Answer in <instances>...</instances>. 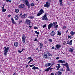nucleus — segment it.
<instances>
[{"mask_svg": "<svg viewBox=\"0 0 75 75\" xmlns=\"http://www.w3.org/2000/svg\"><path fill=\"white\" fill-rule=\"evenodd\" d=\"M24 3L27 6H28V8H30V3L28 1V0H23Z\"/></svg>", "mask_w": 75, "mask_h": 75, "instance_id": "nucleus-1", "label": "nucleus"}, {"mask_svg": "<svg viewBox=\"0 0 75 75\" xmlns=\"http://www.w3.org/2000/svg\"><path fill=\"white\" fill-rule=\"evenodd\" d=\"M39 12H40L38 13V14L37 15V16H41V14H42L44 13V10H43V9H41L40 11Z\"/></svg>", "mask_w": 75, "mask_h": 75, "instance_id": "nucleus-2", "label": "nucleus"}, {"mask_svg": "<svg viewBox=\"0 0 75 75\" xmlns=\"http://www.w3.org/2000/svg\"><path fill=\"white\" fill-rule=\"evenodd\" d=\"M50 4L48 2H47L44 5V7H47V8H48L50 7Z\"/></svg>", "mask_w": 75, "mask_h": 75, "instance_id": "nucleus-3", "label": "nucleus"}, {"mask_svg": "<svg viewBox=\"0 0 75 75\" xmlns=\"http://www.w3.org/2000/svg\"><path fill=\"white\" fill-rule=\"evenodd\" d=\"M47 14H46V13H45V14L44 16H43L42 17V20H47V21H48L49 20L47 19Z\"/></svg>", "mask_w": 75, "mask_h": 75, "instance_id": "nucleus-4", "label": "nucleus"}, {"mask_svg": "<svg viewBox=\"0 0 75 75\" xmlns=\"http://www.w3.org/2000/svg\"><path fill=\"white\" fill-rule=\"evenodd\" d=\"M53 27H54V28H55L56 30H57V28H58V25H56V24H55V22H54L53 23Z\"/></svg>", "mask_w": 75, "mask_h": 75, "instance_id": "nucleus-5", "label": "nucleus"}, {"mask_svg": "<svg viewBox=\"0 0 75 75\" xmlns=\"http://www.w3.org/2000/svg\"><path fill=\"white\" fill-rule=\"evenodd\" d=\"M25 38H26V37L25 36V35H24L22 36V40L23 43H25Z\"/></svg>", "mask_w": 75, "mask_h": 75, "instance_id": "nucleus-6", "label": "nucleus"}, {"mask_svg": "<svg viewBox=\"0 0 75 75\" xmlns=\"http://www.w3.org/2000/svg\"><path fill=\"white\" fill-rule=\"evenodd\" d=\"M54 69L53 68H51V67H50L47 68L45 70V71H46V72H48V71H49V70L50 69V70H52V69Z\"/></svg>", "mask_w": 75, "mask_h": 75, "instance_id": "nucleus-7", "label": "nucleus"}, {"mask_svg": "<svg viewBox=\"0 0 75 75\" xmlns=\"http://www.w3.org/2000/svg\"><path fill=\"white\" fill-rule=\"evenodd\" d=\"M25 24L27 25H30V20L28 19H26L25 21Z\"/></svg>", "mask_w": 75, "mask_h": 75, "instance_id": "nucleus-8", "label": "nucleus"}, {"mask_svg": "<svg viewBox=\"0 0 75 75\" xmlns=\"http://www.w3.org/2000/svg\"><path fill=\"white\" fill-rule=\"evenodd\" d=\"M58 63H65L66 61L65 60H58L57 62Z\"/></svg>", "mask_w": 75, "mask_h": 75, "instance_id": "nucleus-9", "label": "nucleus"}, {"mask_svg": "<svg viewBox=\"0 0 75 75\" xmlns=\"http://www.w3.org/2000/svg\"><path fill=\"white\" fill-rule=\"evenodd\" d=\"M52 27H53V24L52 23L50 24L48 26V29H50Z\"/></svg>", "mask_w": 75, "mask_h": 75, "instance_id": "nucleus-10", "label": "nucleus"}, {"mask_svg": "<svg viewBox=\"0 0 75 75\" xmlns=\"http://www.w3.org/2000/svg\"><path fill=\"white\" fill-rule=\"evenodd\" d=\"M61 47V46L60 45H59V44L57 45L56 46L57 50H59V48H60V47Z\"/></svg>", "mask_w": 75, "mask_h": 75, "instance_id": "nucleus-11", "label": "nucleus"}, {"mask_svg": "<svg viewBox=\"0 0 75 75\" xmlns=\"http://www.w3.org/2000/svg\"><path fill=\"white\" fill-rule=\"evenodd\" d=\"M67 68L66 71H70V69L69 68V64H68L67 65L66 67Z\"/></svg>", "mask_w": 75, "mask_h": 75, "instance_id": "nucleus-12", "label": "nucleus"}, {"mask_svg": "<svg viewBox=\"0 0 75 75\" xmlns=\"http://www.w3.org/2000/svg\"><path fill=\"white\" fill-rule=\"evenodd\" d=\"M24 4H21V5H20L19 6V8H24Z\"/></svg>", "mask_w": 75, "mask_h": 75, "instance_id": "nucleus-13", "label": "nucleus"}, {"mask_svg": "<svg viewBox=\"0 0 75 75\" xmlns=\"http://www.w3.org/2000/svg\"><path fill=\"white\" fill-rule=\"evenodd\" d=\"M68 64V63L66 62L64 64L62 63L61 64V65H62V67H65H65H66Z\"/></svg>", "mask_w": 75, "mask_h": 75, "instance_id": "nucleus-14", "label": "nucleus"}, {"mask_svg": "<svg viewBox=\"0 0 75 75\" xmlns=\"http://www.w3.org/2000/svg\"><path fill=\"white\" fill-rule=\"evenodd\" d=\"M52 64L51 63H47L45 65V66L46 67H48L50 66Z\"/></svg>", "mask_w": 75, "mask_h": 75, "instance_id": "nucleus-15", "label": "nucleus"}, {"mask_svg": "<svg viewBox=\"0 0 75 75\" xmlns=\"http://www.w3.org/2000/svg\"><path fill=\"white\" fill-rule=\"evenodd\" d=\"M14 45L15 47H17L18 46V42H16L14 43Z\"/></svg>", "mask_w": 75, "mask_h": 75, "instance_id": "nucleus-16", "label": "nucleus"}, {"mask_svg": "<svg viewBox=\"0 0 75 75\" xmlns=\"http://www.w3.org/2000/svg\"><path fill=\"white\" fill-rule=\"evenodd\" d=\"M55 34V33L54 31H52L50 33V35L51 36H54V35Z\"/></svg>", "mask_w": 75, "mask_h": 75, "instance_id": "nucleus-17", "label": "nucleus"}, {"mask_svg": "<svg viewBox=\"0 0 75 75\" xmlns=\"http://www.w3.org/2000/svg\"><path fill=\"white\" fill-rule=\"evenodd\" d=\"M4 48L5 49L4 50L5 51H8V50H9V47H6L5 46Z\"/></svg>", "mask_w": 75, "mask_h": 75, "instance_id": "nucleus-18", "label": "nucleus"}, {"mask_svg": "<svg viewBox=\"0 0 75 75\" xmlns=\"http://www.w3.org/2000/svg\"><path fill=\"white\" fill-rule=\"evenodd\" d=\"M73 51H74V49H72L71 48H70L69 50V52H73Z\"/></svg>", "mask_w": 75, "mask_h": 75, "instance_id": "nucleus-19", "label": "nucleus"}, {"mask_svg": "<svg viewBox=\"0 0 75 75\" xmlns=\"http://www.w3.org/2000/svg\"><path fill=\"white\" fill-rule=\"evenodd\" d=\"M7 52H8V51L4 50V55L5 56H6V55H7Z\"/></svg>", "mask_w": 75, "mask_h": 75, "instance_id": "nucleus-20", "label": "nucleus"}, {"mask_svg": "<svg viewBox=\"0 0 75 75\" xmlns=\"http://www.w3.org/2000/svg\"><path fill=\"white\" fill-rule=\"evenodd\" d=\"M72 40H70L69 42V41H67V44H69L70 45H72Z\"/></svg>", "mask_w": 75, "mask_h": 75, "instance_id": "nucleus-21", "label": "nucleus"}, {"mask_svg": "<svg viewBox=\"0 0 75 75\" xmlns=\"http://www.w3.org/2000/svg\"><path fill=\"white\" fill-rule=\"evenodd\" d=\"M40 49L42 50V47H43V44H42L41 43H40Z\"/></svg>", "mask_w": 75, "mask_h": 75, "instance_id": "nucleus-22", "label": "nucleus"}, {"mask_svg": "<svg viewBox=\"0 0 75 75\" xmlns=\"http://www.w3.org/2000/svg\"><path fill=\"white\" fill-rule=\"evenodd\" d=\"M75 34V32H74L73 31H72L70 33L71 35V36H73V35H74Z\"/></svg>", "mask_w": 75, "mask_h": 75, "instance_id": "nucleus-23", "label": "nucleus"}, {"mask_svg": "<svg viewBox=\"0 0 75 75\" xmlns=\"http://www.w3.org/2000/svg\"><path fill=\"white\" fill-rule=\"evenodd\" d=\"M11 21L12 22L13 24H15L16 22L14 21V19L13 18H11Z\"/></svg>", "mask_w": 75, "mask_h": 75, "instance_id": "nucleus-24", "label": "nucleus"}, {"mask_svg": "<svg viewBox=\"0 0 75 75\" xmlns=\"http://www.w3.org/2000/svg\"><path fill=\"white\" fill-rule=\"evenodd\" d=\"M62 34V33H61V32H59V31L58 30L57 31V35H61Z\"/></svg>", "mask_w": 75, "mask_h": 75, "instance_id": "nucleus-25", "label": "nucleus"}, {"mask_svg": "<svg viewBox=\"0 0 75 75\" xmlns=\"http://www.w3.org/2000/svg\"><path fill=\"white\" fill-rule=\"evenodd\" d=\"M27 14H24L21 16V18H25V16H27Z\"/></svg>", "mask_w": 75, "mask_h": 75, "instance_id": "nucleus-26", "label": "nucleus"}, {"mask_svg": "<svg viewBox=\"0 0 75 75\" xmlns=\"http://www.w3.org/2000/svg\"><path fill=\"white\" fill-rule=\"evenodd\" d=\"M15 19L16 20H18V15H16L15 16Z\"/></svg>", "mask_w": 75, "mask_h": 75, "instance_id": "nucleus-27", "label": "nucleus"}, {"mask_svg": "<svg viewBox=\"0 0 75 75\" xmlns=\"http://www.w3.org/2000/svg\"><path fill=\"white\" fill-rule=\"evenodd\" d=\"M1 8L2 9V12H5V11H6V9H4V7H2Z\"/></svg>", "mask_w": 75, "mask_h": 75, "instance_id": "nucleus-28", "label": "nucleus"}, {"mask_svg": "<svg viewBox=\"0 0 75 75\" xmlns=\"http://www.w3.org/2000/svg\"><path fill=\"white\" fill-rule=\"evenodd\" d=\"M15 12L16 13H19V10L18 9H16L15 10Z\"/></svg>", "mask_w": 75, "mask_h": 75, "instance_id": "nucleus-29", "label": "nucleus"}, {"mask_svg": "<svg viewBox=\"0 0 75 75\" xmlns=\"http://www.w3.org/2000/svg\"><path fill=\"white\" fill-rule=\"evenodd\" d=\"M52 50H54L55 51H56L57 50V48H55V47L54 46H53L52 48H51Z\"/></svg>", "mask_w": 75, "mask_h": 75, "instance_id": "nucleus-30", "label": "nucleus"}, {"mask_svg": "<svg viewBox=\"0 0 75 75\" xmlns=\"http://www.w3.org/2000/svg\"><path fill=\"white\" fill-rule=\"evenodd\" d=\"M47 54L49 56H51V57L52 56V55L49 52H47Z\"/></svg>", "mask_w": 75, "mask_h": 75, "instance_id": "nucleus-31", "label": "nucleus"}, {"mask_svg": "<svg viewBox=\"0 0 75 75\" xmlns=\"http://www.w3.org/2000/svg\"><path fill=\"white\" fill-rule=\"evenodd\" d=\"M28 18H30V19H32L33 20L34 18V16H29L28 17Z\"/></svg>", "mask_w": 75, "mask_h": 75, "instance_id": "nucleus-32", "label": "nucleus"}, {"mask_svg": "<svg viewBox=\"0 0 75 75\" xmlns=\"http://www.w3.org/2000/svg\"><path fill=\"white\" fill-rule=\"evenodd\" d=\"M59 71L61 72H64V69L63 68L60 69Z\"/></svg>", "mask_w": 75, "mask_h": 75, "instance_id": "nucleus-33", "label": "nucleus"}, {"mask_svg": "<svg viewBox=\"0 0 75 75\" xmlns=\"http://www.w3.org/2000/svg\"><path fill=\"white\" fill-rule=\"evenodd\" d=\"M35 4H34V3H31V4H30V6L32 7L34 6Z\"/></svg>", "mask_w": 75, "mask_h": 75, "instance_id": "nucleus-34", "label": "nucleus"}, {"mask_svg": "<svg viewBox=\"0 0 75 75\" xmlns=\"http://www.w3.org/2000/svg\"><path fill=\"white\" fill-rule=\"evenodd\" d=\"M35 69H36V67H35V66H34L32 68V69H34L35 71Z\"/></svg>", "mask_w": 75, "mask_h": 75, "instance_id": "nucleus-35", "label": "nucleus"}, {"mask_svg": "<svg viewBox=\"0 0 75 75\" xmlns=\"http://www.w3.org/2000/svg\"><path fill=\"white\" fill-rule=\"evenodd\" d=\"M58 74H59V75H61V74H62V72H61V71H58Z\"/></svg>", "mask_w": 75, "mask_h": 75, "instance_id": "nucleus-36", "label": "nucleus"}, {"mask_svg": "<svg viewBox=\"0 0 75 75\" xmlns=\"http://www.w3.org/2000/svg\"><path fill=\"white\" fill-rule=\"evenodd\" d=\"M49 57V56H48V55L45 57V59H48Z\"/></svg>", "mask_w": 75, "mask_h": 75, "instance_id": "nucleus-37", "label": "nucleus"}, {"mask_svg": "<svg viewBox=\"0 0 75 75\" xmlns=\"http://www.w3.org/2000/svg\"><path fill=\"white\" fill-rule=\"evenodd\" d=\"M35 65V64H32V65H29V67H33Z\"/></svg>", "mask_w": 75, "mask_h": 75, "instance_id": "nucleus-38", "label": "nucleus"}, {"mask_svg": "<svg viewBox=\"0 0 75 75\" xmlns=\"http://www.w3.org/2000/svg\"><path fill=\"white\" fill-rule=\"evenodd\" d=\"M34 41H38V40H37V38H36L35 39Z\"/></svg>", "mask_w": 75, "mask_h": 75, "instance_id": "nucleus-39", "label": "nucleus"}, {"mask_svg": "<svg viewBox=\"0 0 75 75\" xmlns=\"http://www.w3.org/2000/svg\"><path fill=\"white\" fill-rule=\"evenodd\" d=\"M65 28H67V27L65 26H64L63 27V29H65Z\"/></svg>", "mask_w": 75, "mask_h": 75, "instance_id": "nucleus-40", "label": "nucleus"}, {"mask_svg": "<svg viewBox=\"0 0 75 75\" xmlns=\"http://www.w3.org/2000/svg\"><path fill=\"white\" fill-rule=\"evenodd\" d=\"M43 28H45L46 27V24H45V25H42Z\"/></svg>", "mask_w": 75, "mask_h": 75, "instance_id": "nucleus-41", "label": "nucleus"}, {"mask_svg": "<svg viewBox=\"0 0 75 75\" xmlns=\"http://www.w3.org/2000/svg\"><path fill=\"white\" fill-rule=\"evenodd\" d=\"M44 57H45L47 56V54H45V53L44 54Z\"/></svg>", "mask_w": 75, "mask_h": 75, "instance_id": "nucleus-42", "label": "nucleus"}, {"mask_svg": "<svg viewBox=\"0 0 75 75\" xmlns=\"http://www.w3.org/2000/svg\"><path fill=\"white\" fill-rule=\"evenodd\" d=\"M49 41L50 42H52V39H50L49 40Z\"/></svg>", "mask_w": 75, "mask_h": 75, "instance_id": "nucleus-43", "label": "nucleus"}, {"mask_svg": "<svg viewBox=\"0 0 75 75\" xmlns=\"http://www.w3.org/2000/svg\"><path fill=\"white\" fill-rule=\"evenodd\" d=\"M32 58V57H29L27 59H28V60H30V59L31 60V59Z\"/></svg>", "mask_w": 75, "mask_h": 75, "instance_id": "nucleus-44", "label": "nucleus"}, {"mask_svg": "<svg viewBox=\"0 0 75 75\" xmlns=\"http://www.w3.org/2000/svg\"><path fill=\"white\" fill-rule=\"evenodd\" d=\"M18 52H19V53H21V52H22V51H21L20 50H18Z\"/></svg>", "mask_w": 75, "mask_h": 75, "instance_id": "nucleus-45", "label": "nucleus"}, {"mask_svg": "<svg viewBox=\"0 0 75 75\" xmlns=\"http://www.w3.org/2000/svg\"><path fill=\"white\" fill-rule=\"evenodd\" d=\"M35 33H36V34H40V33L39 32H37V31H35Z\"/></svg>", "mask_w": 75, "mask_h": 75, "instance_id": "nucleus-46", "label": "nucleus"}, {"mask_svg": "<svg viewBox=\"0 0 75 75\" xmlns=\"http://www.w3.org/2000/svg\"><path fill=\"white\" fill-rule=\"evenodd\" d=\"M56 68L59 69L60 68H61V66H56Z\"/></svg>", "mask_w": 75, "mask_h": 75, "instance_id": "nucleus-47", "label": "nucleus"}, {"mask_svg": "<svg viewBox=\"0 0 75 75\" xmlns=\"http://www.w3.org/2000/svg\"><path fill=\"white\" fill-rule=\"evenodd\" d=\"M34 29L35 30H37V29H38V27H34Z\"/></svg>", "mask_w": 75, "mask_h": 75, "instance_id": "nucleus-48", "label": "nucleus"}, {"mask_svg": "<svg viewBox=\"0 0 75 75\" xmlns=\"http://www.w3.org/2000/svg\"><path fill=\"white\" fill-rule=\"evenodd\" d=\"M55 75H59L58 72H56L55 73Z\"/></svg>", "mask_w": 75, "mask_h": 75, "instance_id": "nucleus-49", "label": "nucleus"}, {"mask_svg": "<svg viewBox=\"0 0 75 75\" xmlns=\"http://www.w3.org/2000/svg\"><path fill=\"white\" fill-rule=\"evenodd\" d=\"M3 4L4 5L2 6V7H4V6H5V5H6V3H4Z\"/></svg>", "mask_w": 75, "mask_h": 75, "instance_id": "nucleus-50", "label": "nucleus"}, {"mask_svg": "<svg viewBox=\"0 0 75 75\" xmlns=\"http://www.w3.org/2000/svg\"><path fill=\"white\" fill-rule=\"evenodd\" d=\"M60 5L62 6V2H60Z\"/></svg>", "mask_w": 75, "mask_h": 75, "instance_id": "nucleus-51", "label": "nucleus"}, {"mask_svg": "<svg viewBox=\"0 0 75 75\" xmlns=\"http://www.w3.org/2000/svg\"><path fill=\"white\" fill-rule=\"evenodd\" d=\"M68 39H69V38H70L71 37V36H69V35H68Z\"/></svg>", "mask_w": 75, "mask_h": 75, "instance_id": "nucleus-52", "label": "nucleus"}, {"mask_svg": "<svg viewBox=\"0 0 75 75\" xmlns=\"http://www.w3.org/2000/svg\"><path fill=\"white\" fill-rule=\"evenodd\" d=\"M22 22V20H21L20 21H19V23L20 24H21V23Z\"/></svg>", "mask_w": 75, "mask_h": 75, "instance_id": "nucleus-53", "label": "nucleus"}, {"mask_svg": "<svg viewBox=\"0 0 75 75\" xmlns=\"http://www.w3.org/2000/svg\"><path fill=\"white\" fill-rule=\"evenodd\" d=\"M51 75H54V73H51L50 74Z\"/></svg>", "mask_w": 75, "mask_h": 75, "instance_id": "nucleus-54", "label": "nucleus"}, {"mask_svg": "<svg viewBox=\"0 0 75 75\" xmlns=\"http://www.w3.org/2000/svg\"><path fill=\"white\" fill-rule=\"evenodd\" d=\"M31 62V60H30L28 62V64H30V62Z\"/></svg>", "mask_w": 75, "mask_h": 75, "instance_id": "nucleus-55", "label": "nucleus"}, {"mask_svg": "<svg viewBox=\"0 0 75 75\" xmlns=\"http://www.w3.org/2000/svg\"><path fill=\"white\" fill-rule=\"evenodd\" d=\"M23 50H25V49L23 48L22 50V52H23Z\"/></svg>", "mask_w": 75, "mask_h": 75, "instance_id": "nucleus-56", "label": "nucleus"}, {"mask_svg": "<svg viewBox=\"0 0 75 75\" xmlns=\"http://www.w3.org/2000/svg\"><path fill=\"white\" fill-rule=\"evenodd\" d=\"M68 30H69V29H68V30L66 32V33L67 34H68Z\"/></svg>", "mask_w": 75, "mask_h": 75, "instance_id": "nucleus-57", "label": "nucleus"}, {"mask_svg": "<svg viewBox=\"0 0 75 75\" xmlns=\"http://www.w3.org/2000/svg\"><path fill=\"white\" fill-rule=\"evenodd\" d=\"M36 69H39V68H38V67H36Z\"/></svg>", "mask_w": 75, "mask_h": 75, "instance_id": "nucleus-58", "label": "nucleus"}, {"mask_svg": "<svg viewBox=\"0 0 75 75\" xmlns=\"http://www.w3.org/2000/svg\"><path fill=\"white\" fill-rule=\"evenodd\" d=\"M62 0H59V2H62Z\"/></svg>", "mask_w": 75, "mask_h": 75, "instance_id": "nucleus-59", "label": "nucleus"}, {"mask_svg": "<svg viewBox=\"0 0 75 75\" xmlns=\"http://www.w3.org/2000/svg\"><path fill=\"white\" fill-rule=\"evenodd\" d=\"M59 57H57L56 58V59H59Z\"/></svg>", "mask_w": 75, "mask_h": 75, "instance_id": "nucleus-60", "label": "nucleus"}, {"mask_svg": "<svg viewBox=\"0 0 75 75\" xmlns=\"http://www.w3.org/2000/svg\"><path fill=\"white\" fill-rule=\"evenodd\" d=\"M60 64H57V65L58 66V67H59V66H60Z\"/></svg>", "mask_w": 75, "mask_h": 75, "instance_id": "nucleus-61", "label": "nucleus"}, {"mask_svg": "<svg viewBox=\"0 0 75 75\" xmlns=\"http://www.w3.org/2000/svg\"><path fill=\"white\" fill-rule=\"evenodd\" d=\"M11 15H8V17H11Z\"/></svg>", "mask_w": 75, "mask_h": 75, "instance_id": "nucleus-62", "label": "nucleus"}, {"mask_svg": "<svg viewBox=\"0 0 75 75\" xmlns=\"http://www.w3.org/2000/svg\"><path fill=\"white\" fill-rule=\"evenodd\" d=\"M32 61H33V58H31V59H30Z\"/></svg>", "mask_w": 75, "mask_h": 75, "instance_id": "nucleus-63", "label": "nucleus"}, {"mask_svg": "<svg viewBox=\"0 0 75 75\" xmlns=\"http://www.w3.org/2000/svg\"><path fill=\"white\" fill-rule=\"evenodd\" d=\"M16 74L14 73L13 74V75H16Z\"/></svg>", "mask_w": 75, "mask_h": 75, "instance_id": "nucleus-64", "label": "nucleus"}]
</instances>
